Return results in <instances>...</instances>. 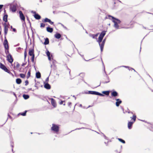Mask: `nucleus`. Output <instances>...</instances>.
Listing matches in <instances>:
<instances>
[{
	"label": "nucleus",
	"instance_id": "nucleus-28",
	"mask_svg": "<svg viewBox=\"0 0 153 153\" xmlns=\"http://www.w3.org/2000/svg\"><path fill=\"white\" fill-rule=\"evenodd\" d=\"M118 140L120 141L122 143H125V141L124 140H123L121 139L118 138Z\"/></svg>",
	"mask_w": 153,
	"mask_h": 153
},
{
	"label": "nucleus",
	"instance_id": "nucleus-19",
	"mask_svg": "<svg viewBox=\"0 0 153 153\" xmlns=\"http://www.w3.org/2000/svg\"><path fill=\"white\" fill-rule=\"evenodd\" d=\"M34 17L37 19H40L41 18L40 16L38 14H35L34 15Z\"/></svg>",
	"mask_w": 153,
	"mask_h": 153
},
{
	"label": "nucleus",
	"instance_id": "nucleus-46",
	"mask_svg": "<svg viewBox=\"0 0 153 153\" xmlns=\"http://www.w3.org/2000/svg\"><path fill=\"white\" fill-rule=\"evenodd\" d=\"M26 53H25V57H26Z\"/></svg>",
	"mask_w": 153,
	"mask_h": 153
},
{
	"label": "nucleus",
	"instance_id": "nucleus-5",
	"mask_svg": "<svg viewBox=\"0 0 153 153\" xmlns=\"http://www.w3.org/2000/svg\"><path fill=\"white\" fill-rule=\"evenodd\" d=\"M19 16L21 20L24 22L25 21V18L22 11H20L19 12Z\"/></svg>",
	"mask_w": 153,
	"mask_h": 153
},
{
	"label": "nucleus",
	"instance_id": "nucleus-13",
	"mask_svg": "<svg viewBox=\"0 0 153 153\" xmlns=\"http://www.w3.org/2000/svg\"><path fill=\"white\" fill-rule=\"evenodd\" d=\"M46 54L48 57V59L49 60H51V58L50 56V53L48 51H47L46 52Z\"/></svg>",
	"mask_w": 153,
	"mask_h": 153
},
{
	"label": "nucleus",
	"instance_id": "nucleus-31",
	"mask_svg": "<svg viewBox=\"0 0 153 153\" xmlns=\"http://www.w3.org/2000/svg\"><path fill=\"white\" fill-rule=\"evenodd\" d=\"M7 44H8V42L7 40L6 39H5L4 41V45H5Z\"/></svg>",
	"mask_w": 153,
	"mask_h": 153
},
{
	"label": "nucleus",
	"instance_id": "nucleus-6",
	"mask_svg": "<svg viewBox=\"0 0 153 153\" xmlns=\"http://www.w3.org/2000/svg\"><path fill=\"white\" fill-rule=\"evenodd\" d=\"M0 68L6 72H7L8 71L6 67L1 62H0Z\"/></svg>",
	"mask_w": 153,
	"mask_h": 153
},
{
	"label": "nucleus",
	"instance_id": "nucleus-15",
	"mask_svg": "<svg viewBox=\"0 0 153 153\" xmlns=\"http://www.w3.org/2000/svg\"><path fill=\"white\" fill-rule=\"evenodd\" d=\"M134 122H129L128 123V127L129 129L131 128V126H132V124Z\"/></svg>",
	"mask_w": 153,
	"mask_h": 153
},
{
	"label": "nucleus",
	"instance_id": "nucleus-37",
	"mask_svg": "<svg viewBox=\"0 0 153 153\" xmlns=\"http://www.w3.org/2000/svg\"><path fill=\"white\" fill-rule=\"evenodd\" d=\"M26 112H27V111H25L24 113L21 114L23 116H25L26 115Z\"/></svg>",
	"mask_w": 153,
	"mask_h": 153
},
{
	"label": "nucleus",
	"instance_id": "nucleus-12",
	"mask_svg": "<svg viewBox=\"0 0 153 153\" xmlns=\"http://www.w3.org/2000/svg\"><path fill=\"white\" fill-rule=\"evenodd\" d=\"M8 31L7 26L6 25H4V33L6 35Z\"/></svg>",
	"mask_w": 153,
	"mask_h": 153
},
{
	"label": "nucleus",
	"instance_id": "nucleus-54",
	"mask_svg": "<svg viewBox=\"0 0 153 153\" xmlns=\"http://www.w3.org/2000/svg\"><path fill=\"white\" fill-rule=\"evenodd\" d=\"M65 105V104H64V105Z\"/></svg>",
	"mask_w": 153,
	"mask_h": 153
},
{
	"label": "nucleus",
	"instance_id": "nucleus-7",
	"mask_svg": "<svg viewBox=\"0 0 153 153\" xmlns=\"http://www.w3.org/2000/svg\"><path fill=\"white\" fill-rule=\"evenodd\" d=\"M51 103L52 105L55 107L56 106V104L55 100L53 99H51Z\"/></svg>",
	"mask_w": 153,
	"mask_h": 153
},
{
	"label": "nucleus",
	"instance_id": "nucleus-53",
	"mask_svg": "<svg viewBox=\"0 0 153 153\" xmlns=\"http://www.w3.org/2000/svg\"><path fill=\"white\" fill-rule=\"evenodd\" d=\"M11 28H12V26H11Z\"/></svg>",
	"mask_w": 153,
	"mask_h": 153
},
{
	"label": "nucleus",
	"instance_id": "nucleus-42",
	"mask_svg": "<svg viewBox=\"0 0 153 153\" xmlns=\"http://www.w3.org/2000/svg\"><path fill=\"white\" fill-rule=\"evenodd\" d=\"M63 101H61L60 102V105L62 104H63Z\"/></svg>",
	"mask_w": 153,
	"mask_h": 153
},
{
	"label": "nucleus",
	"instance_id": "nucleus-27",
	"mask_svg": "<svg viewBox=\"0 0 153 153\" xmlns=\"http://www.w3.org/2000/svg\"><path fill=\"white\" fill-rule=\"evenodd\" d=\"M20 76L21 78H24L25 77V75L23 74H20Z\"/></svg>",
	"mask_w": 153,
	"mask_h": 153
},
{
	"label": "nucleus",
	"instance_id": "nucleus-47",
	"mask_svg": "<svg viewBox=\"0 0 153 153\" xmlns=\"http://www.w3.org/2000/svg\"><path fill=\"white\" fill-rule=\"evenodd\" d=\"M62 25V26H63V27L64 28H66V27H65V26H63V25Z\"/></svg>",
	"mask_w": 153,
	"mask_h": 153
},
{
	"label": "nucleus",
	"instance_id": "nucleus-2",
	"mask_svg": "<svg viewBox=\"0 0 153 153\" xmlns=\"http://www.w3.org/2000/svg\"><path fill=\"white\" fill-rule=\"evenodd\" d=\"M108 16L111 18V19H112V21L114 23V27L118 29L119 27V25L118 24L120 23V21L110 16Z\"/></svg>",
	"mask_w": 153,
	"mask_h": 153
},
{
	"label": "nucleus",
	"instance_id": "nucleus-32",
	"mask_svg": "<svg viewBox=\"0 0 153 153\" xmlns=\"http://www.w3.org/2000/svg\"><path fill=\"white\" fill-rule=\"evenodd\" d=\"M45 26V24L44 23H42L41 24V25H40V27H42V28H43V27H44Z\"/></svg>",
	"mask_w": 153,
	"mask_h": 153
},
{
	"label": "nucleus",
	"instance_id": "nucleus-40",
	"mask_svg": "<svg viewBox=\"0 0 153 153\" xmlns=\"http://www.w3.org/2000/svg\"><path fill=\"white\" fill-rule=\"evenodd\" d=\"M3 7V5H0V9H1Z\"/></svg>",
	"mask_w": 153,
	"mask_h": 153
},
{
	"label": "nucleus",
	"instance_id": "nucleus-45",
	"mask_svg": "<svg viewBox=\"0 0 153 153\" xmlns=\"http://www.w3.org/2000/svg\"><path fill=\"white\" fill-rule=\"evenodd\" d=\"M6 52H7V53H9V51H8V50H7V51H6Z\"/></svg>",
	"mask_w": 153,
	"mask_h": 153
},
{
	"label": "nucleus",
	"instance_id": "nucleus-44",
	"mask_svg": "<svg viewBox=\"0 0 153 153\" xmlns=\"http://www.w3.org/2000/svg\"><path fill=\"white\" fill-rule=\"evenodd\" d=\"M13 30L14 31H16V29L15 28L13 29Z\"/></svg>",
	"mask_w": 153,
	"mask_h": 153
},
{
	"label": "nucleus",
	"instance_id": "nucleus-41",
	"mask_svg": "<svg viewBox=\"0 0 153 153\" xmlns=\"http://www.w3.org/2000/svg\"><path fill=\"white\" fill-rule=\"evenodd\" d=\"M98 33H97V34H95V35H94L95 36V38H96V37H97V36H98Z\"/></svg>",
	"mask_w": 153,
	"mask_h": 153
},
{
	"label": "nucleus",
	"instance_id": "nucleus-33",
	"mask_svg": "<svg viewBox=\"0 0 153 153\" xmlns=\"http://www.w3.org/2000/svg\"><path fill=\"white\" fill-rule=\"evenodd\" d=\"M48 80H49V78H48V77L45 80V82L44 83H48Z\"/></svg>",
	"mask_w": 153,
	"mask_h": 153
},
{
	"label": "nucleus",
	"instance_id": "nucleus-49",
	"mask_svg": "<svg viewBox=\"0 0 153 153\" xmlns=\"http://www.w3.org/2000/svg\"><path fill=\"white\" fill-rule=\"evenodd\" d=\"M79 106H80V107H82V105H81V104H80V105H79Z\"/></svg>",
	"mask_w": 153,
	"mask_h": 153
},
{
	"label": "nucleus",
	"instance_id": "nucleus-14",
	"mask_svg": "<svg viewBox=\"0 0 153 153\" xmlns=\"http://www.w3.org/2000/svg\"><path fill=\"white\" fill-rule=\"evenodd\" d=\"M29 54L30 56H33L34 55V54L33 51L31 49L30 50L29 52Z\"/></svg>",
	"mask_w": 153,
	"mask_h": 153
},
{
	"label": "nucleus",
	"instance_id": "nucleus-11",
	"mask_svg": "<svg viewBox=\"0 0 153 153\" xmlns=\"http://www.w3.org/2000/svg\"><path fill=\"white\" fill-rule=\"evenodd\" d=\"M10 9L13 12H15L16 11V9L15 6H13L11 7Z\"/></svg>",
	"mask_w": 153,
	"mask_h": 153
},
{
	"label": "nucleus",
	"instance_id": "nucleus-43",
	"mask_svg": "<svg viewBox=\"0 0 153 153\" xmlns=\"http://www.w3.org/2000/svg\"><path fill=\"white\" fill-rule=\"evenodd\" d=\"M105 39H104L102 41V42H103V43H105Z\"/></svg>",
	"mask_w": 153,
	"mask_h": 153
},
{
	"label": "nucleus",
	"instance_id": "nucleus-51",
	"mask_svg": "<svg viewBox=\"0 0 153 153\" xmlns=\"http://www.w3.org/2000/svg\"><path fill=\"white\" fill-rule=\"evenodd\" d=\"M71 104V103L70 102L69 103V104Z\"/></svg>",
	"mask_w": 153,
	"mask_h": 153
},
{
	"label": "nucleus",
	"instance_id": "nucleus-38",
	"mask_svg": "<svg viewBox=\"0 0 153 153\" xmlns=\"http://www.w3.org/2000/svg\"><path fill=\"white\" fill-rule=\"evenodd\" d=\"M25 85H27L28 84V82L27 80H26L25 81Z\"/></svg>",
	"mask_w": 153,
	"mask_h": 153
},
{
	"label": "nucleus",
	"instance_id": "nucleus-16",
	"mask_svg": "<svg viewBox=\"0 0 153 153\" xmlns=\"http://www.w3.org/2000/svg\"><path fill=\"white\" fill-rule=\"evenodd\" d=\"M47 30L48 32L51 33L53 32V29L52 28L48 27L47 28Z\"/></svg>",
	"mask_w": 153,
	"mask_h": 153
},
{
	"label": "nucleus",
	"instance_id": "nucleus-17",
	"mask_svg": "<svg viewBox=\"0 0 153 153\" xmlns=\"http://www.w3.org/2000/svg\"><path fill=\"white\" fill-rule=\"evenodd\" d=\"M16 82L17 84H20L22 82L21 79L19 78L17 79L16 80Z\"/></svg>",
	"mask_w": 153,
	"mask_h": 153
},
{
	"label": "nucleus",
	"instance_id": "nucleus-29",
	"mask_svg": "<svg viewBox=\"0 0 153 153\" xmlns=\"http://www.w3.org/2000/svg\"><path fill=\"white\" fill-rule=\"evenodd\" d=\"M136 115H133V116L132 118V119H133L134 120V122H134L135 121V120H136Z\"/></svg>",
	"mask_w": 153,
	"mask_h": 153
},
{
	"label": "nucleus",
	"instance_id": "nucleus-50",
	"mask_svg": "<svg viewBox=\"0 0 153 153\" xmlns=\"http://www.w3.org/2000/svg\"><path fill=\"white\" fill-rule=\"evenodd\" d=\"M1 31H0V35H1Z\"/></svg>",
	"mask_w": 153,
	"mask_h": 153
},
{
	"label": "nucleus",
	"instance_id": "nucleus-8",
	"mask_svg": "<svg viewBox=\"0 0 153 153\" xmlns=\"http://www.w3.org/2000/svg\"><path fill=\"white\" fill-rule=\"evenodd\" d=\"M44 22H48L51 25L53 24V22H51V20L47 18H46L45 19Z\"/></svg>",
	"mask_w": 153,
	"mask_h": 153
},
{
	"label": "nucleus",
	"instance_id": "nucleus-18",
	"mask_svg": "<svg viewBox=\"0 0 153 153\" xmlns=\"http://www.w3.org/2000/svg\"><path fill=\"white\" fill-rule=\"evenodd\" d=\"M96 95H100L101 96H104V95L99 92H97L95 91L94 92V94Z\"/></svg>",
	"mask_w": 153,
	"mask_h": 153
},
{
	"label": "nucleus",
	"instance_id": "nucleus-24",
	"mask_svg": "<svg viewBox=\"0 0 153 153\" xmlns=\"http://www.w3.org/2000/svg\"><path fill=\"white\" fill-rule=\"evenodd\" d=\"M7 15H5L3 17V20L5 22L7 21Z\"/></svg>",
	"mask_w": 153,
	"mask_h": 153
},
{
	"label": "nucleus",
	"instance_id": "nucleus-1",
	"mask_svg": "<svg viewBox=\"0 0 153 153\" xmlns=\"http://www.w3.org/2000/svg\"><path fill=\"white\" fill-rule=\"evenodd\" d=\"M105 31H102L100 34L99 37L98 38V40H97V42H98L101 49V51H102L103 50V47L105 43H103L102 42L101 44L100 43L102 42V41L105 35Z\"/></svg>",
	"mask_w": 153,
	"mask_h": 153
},
{
	"label": "nucleus",
	"instance_id": "nucleus-30",
	"mask_svg": "<svg viewBox=\"0 0 153 153\" xmlns=\"http://www.w3.org/2000/svg\"><path fill=\"white\" fill-rule=\"evenodd\" d=\"M5 49L6 50H8L9 48L8 45V44L4 45Z\"/></svg>",
	"mask_w": 153,
	"mask_h": 153
},
{
	"label": "nucleus",
	"instance_id": "nucleus-34",
	"mask_svg": "<svg viewBox=\"0 0 153 153\" xmlns=\"http://www.w3.org/2000/svg\"><path fill=\"white\" fill-rule=\"evenodd\" d=\"M30 71H29L27 73V75H28L27 78H28L30 76Z\"/></svg>",
	"mask_w": 153,
	"mask_h": 153
},
{
	"label": "nucleus",
	"instance_id": "nucleus-26",
	"mask_svg": "<svg viewBox=\"0 0 153 153\" xmlns=\"http://www.w3.org/2000/svg\"><path fill=\"white\" fill-rule=\"evenodd\" d=\"M102 93L105 94L107 95H108L109 94V91H103L102 92Z\"/></svg>",
	"mask_w": 153,
	"mask_h": 153
},
{
	"label": "nucleus",
	"instance_id": "nucleus-52",
	"mask_svg": "<svg viewBox=\"0 0 153 153\" xmlns=\"http://www.w3.org/2000/svg\"><path fill=\"white\" fill-rule=\"evenodd\" d=\"M133 69V70H134V71H135V70H134V69Z\"/></svg>",
	"mask_w": 153,
	"mask_h": 153
},
{
	"label": "nucleus",
	"instance_id": "nucleus-22",
	"mask_svg": "<svg viewBox=\"0 0 153 153\" xmlns=\"http://www.w3.org/2000/svg\"><path fill=\"white\" fill-rule=\"evenodd\" d=\"M49 41L48 39L47 38H46L45 39V42H44V44L45 45H48L49 44Z\"/></svg>",
	"mask_w": 153,
	"mask_h": 153
},
{
	"label": "nucleus",
	"instance_id": "nucleus-20",
	"mask_svg": "<svg viewBox=\"0 0 153 153\" xmlns=\"http://www.w3.org/2000/svg\"><path fill=\"white\" fill-rule=\"evenodd\" d=\"M118 94L117 92L115 91H113L111 93V95L114 97H116L117 95Z\"/></svg>",
	"mask_w": 153,
	"mask_h": 153
},
{
	"label": "nucleus",
	"instance_id": "nucleus-39",
	"mask_svg": "<svg viewBox=\"0 0 153 153\" xmlns=\"http://www.w3.org/2000/svg\"><path fill=\"white\" fill-rule=\"evenodd\" d=\"M91 36L93 38V39H95V38H96L95 36L94 35H91Z\"/></svg>",
	"mask_w": 153,
	"mask_h": 153
},
{
	"label": "nucleus",
	"instance_id": "nucleus-25",
	"mask_svg": "<svg viewBox=\"0 0 153 153\" xmlns=\"http://www.w3.org/2000/svg\"><path fill=\"white\" fill-rule=\"evenodd\" d=\"M23 97L25 99H27L29 98V96L27 95L24 94L23 95Z\"/></svg>",
	"mask_w": 153,
	"mask_h": 153
},
{
	"label": "nucleus",
	"instance_id": "nucleus-48",
	"mask_svg": "<svg viewBox=\"0 0 153 153\" xmlns=\"http://www.w3.org/2000/svg\"><path fill=\"white\" fill-rule=\"evenodd\" d=\"M124 67L125 68H128V67H127V66H124Z\"/></svg>",
	"mask_w": 153,
	"mask_h": 153
},
{
	"label": "nucleus",
	"instance_id": "nucleus-23",
	"mask_svg": "<svg viewBox=\"0 0 153 153\" xmlns=\"http://www.w3.org/2000/svg\"><path fill=\"white\" fill-rule=\"evenodd\" d=\"M36 76L37 78H40L41 77L40 73L39 72L36 73Z\"/></svg>",
	"mask_w": 153,
	"mask_h": 153
},
{
	"label": "nucleus",
	"instance_id": "nucleus-10",
	"mask_svg": "<svg viewBox=\"0 0 153 153\" xmlns=\"http://www.w3.org/2000/svg\"><path fill=\"white\" fill-rule=\"evenodd\" d=\"M117 102L116 103V105L117 106H118L121 103L122 101L120 100L119 99H117L116 100Z\"/></svg>",
	"mask_w": 153,
	"mask_h": 153
},
{
	"label": "nucleus",
	"instance_id": "nucleus-4",
	"mask_svg": "<svg viewBox=\"0 0 153 153\" xmlns=\"http://www.w3.org/2000/svg\"><path fill=\"white\" fill-rule=\"evenodd\" d=\"M7 60L10 63H12L13 61V58L10 54H9L7 56Z\"/></svg>",
	"mask_w": 153,
	"mask_h": 153
},
{
	"label": "nucleus",
	"instance_id": "nucleus-9",
	"mask_svg": "<svg viewBox=\"0 0 153 153\" xmlns=\"http://www.w3.org/2000/svg\"><path fill=\"white\" fill-rule=\"evenodd\" d=\"M44 87L47 89H50L51 88L50 85L48 83H44Z\"/></svg>",
	"mask_w": 153,
	"mask_h": 153
},
{
	"label": "nucleus",
	"instance_id": "nucleus-3",
	"mask_svg": "<svg viewBox=\"0 0 153 153\" xmlns=\"http://www.w3.org/2000/svg\"><path fill=\"white\" fill-rule=\"evenodd\" d=\"M51 129L57 132L59 131V127L56 125L53 124Z\"/></svg>",
	"mask_w": 153,
	"mask_h": 153
},
{
	"label": "nucleus",
	"instance_id": "nucleus-21",
	"mask_svg": "<svg viewBox=\"0 0 153 153\" xmlns=\"http://www.w3.org/2000/svg\"><path fill=\"white\" fill-rule=\"evenodd\" d=\"M55 36L56 38L59 39L61 37V35L59 33H56L55 34Z\"/></svg>",
	"mask_w": 153,
	"mask_h": 153
},
{
	"label": "nucleus",
	"instance_id": "nucleus-35",
	"mask_svg": "<svg viewBox=\"0 0 153 153\" xmlns=\"http://www.w3.org/2000/svg\"><path fill=\"white\" fill-rule=\"evenodd\" d=\"M94 91H89V93L91 94H94Z\"/></svg>",
	"mask_w": 153,
	"mask_h": 153
},
{
	"label": "nucleus",
	"instance_id": "nucleus-36",
	"mask_svg": "<svg viewBox=\"0 0 153 153\" xmlns=\"http://www.w3.org/2000/svg\"><path fill=\"white\" fill-rule=\"evenodd\" d=\"M34 58V55L32 56L31 58V60L33 62Z\"/></svg>",
	"mask_w": 153,
	"mask_h": 153
}]
</instances>
